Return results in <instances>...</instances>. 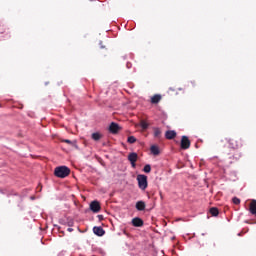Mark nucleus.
<instances>
[{
  "mask_svg": "<svg viewBox=\"0 0 256 256\" xmlns=\"http://www.w3.org/2000/svg\"><path fill=\"white\" fill-rule=\"evenodd\" d=\"M71 170L67 168V166H59L54 170V175L59 177L60 179H65V177H69Z\"/></svg>",
  "mask_w": 256,
  "mask_h": 256,
  "instance_id": "1",
  "label": "nucleus"
},
{
  "mask_svg": "<svg viewBox=\"0 0 256 256\" xmlns=\"http://www.w3.org/2000/svg\"><path fill=\"white\" fill-rule=\"evenodd\" d=\"M250 213H252V215H256V200H252L250 203Z\"/></svg>",
  "mask_w": 256,
  "mask_h": 256,
  "instance_id": "13",
  "label": "nucleus"
},
{
  "mask_svg": "<svg viewBox=\"0 0 256 256\" xmlns=\"http://www.w3.org/2000/svg\"><path fill=\"white\" fill-rule=\"evenodd\" d=\"M232 201H233L234 205H239V203H241V200L239 198H237V197H234L232 199Z\"/></svg>",
  "mask_w": 256,
  "mask_h": 256,
  "instance_id": "20",
  "label": "nucleus"
},
{
  "mask_svg": "<svg viewBox=\"0 0 256 256\" xmlns=\"http://www.w3.org/2000/svg\"><path fill=\"white\" fill-rule=\"evenodd\" d=\"M210 214H211L212 217H217V215H219V209L211 208L210 209Z\"/></svg>",
  "mask_w": 256,
  "mask_h": 256,
  "instance_id": "15",
  "label": "nucleus"
},
{
  "mask_svg": "<svg viewBox=\"0 0 256 256\" xmlns=\"http://www.w3.org/2000/svg\"><path fill=\"white\" fill-rule=\"evenodd\" d=\"M90 209L93 213H99L101 211V204L98 201H92L90 203Z\"/></svg>",
  "mask_w": 256,
  "mask_h": 256,
  "instance_id": "3",
  "label": "nucleus"
},
{
  "mask_svg": "<svg viewBox=\"0 0 256 256\" xmlns=\"http://www.w3.org/2000/svg\"><path fill=\"white\" fill-rule=\"evenodd\" d=\"M159 101H161V95L156 94L151 97V103L157 104V103H159Z\"/></svg>",
  "mask_w": 256,
  "mask_h": 256,
  "instance_id": "14",
  "label": "nucleus"
},
{
  "mask_svg": "<svg viewBox=\"0 0 256 256\" xmlns=\"http://www.w3.org/2000/svg\"><path fill=\"white\" fill-rule=\"evenodd\" d=\"M136 209H137L138 211H145V202H143V201H138V202L136 203Z\"/></svg>",
  "mask_w": 256,
  "mask_h": 256,
  "instance_id": "12",
  "label": "nucleus"
},
{
  "mask_svg": "<svg viewBox=\"0 0 256 256\" xmlns=\"http://www.w3.org/2000/svg\"><path fill=\"white\" fill-rule=\"evenodd\" d=\"M150 151H151L152 155H159V153H161V151L159 150V146H157V145H152L150 147Z\"/></svg>",
  "mask_w": 256,
  "mask_h": 256,
  "instance_id": "9",
  "label": "nucleus"
},
{
  "mask_svg": "<svg viewBox=\"0 0 256 256\" xmlns=\"http://www.w3.org/2000/svg\"><path fill=\"white\" fill-rule=\"evenodd\" d=\"M132 225L134 227H143V220L141 218L136 217L132 219Z\"/></svg>",
  "mask_w": 256,
  "mask_h": 256,
  "instance_id": "7",
  "label": "nucleus"
},
{
  "mask_svg": "<svg viewBox=\"0 0 256 256\" xmlns=\"http://www.w3.org/2000/svg\"><path fill=\"white\" fill-rule=\"evenodd\" d=\"M165 137L166 139H175V137H177V132L169 130L165 133Z\"/></svg>",
  "mask_w": 256,
  "mask_h": 256,
  "instance_id": "8",
  "label": "nucleus"
},
{
  "mask_svg": "<svg viewBox=\"0 0 256 256\" xmlns=\"http://www.w3.org/2000/svg\"><path fill=\"white\" fill-rule=\"evenodd\" d=\"M109 131L110 133H113L114 135L119 133V131H121V126H119V124L112 122L109 126Z\"/></svg>",
  "mask_w": 256,
  "mask_h": 256,
  "instance_id": "4",
  "label": "nucleus"
},
{
  "mask_svg": "<svg viewBox=\"0 0 256 256\" xmlns=\"http://www.w3.org/2000/svg\"><path fill=\"white\" fill-rule=\"evenodd\" d=\"M143 171L144 173H151V165H145Z\"/></svg>",
  "mask_w": 256,
  "mask_h": 256,
  "instance_id": "18",
  "label": "nucleus"
},
{
  "mask_svg": "<svg viewBox=\"0 0 256 256\" xmlns=\"http://www.w3.org/2000/svg\"><path fill=\"white\" fill-rule=\"evenodd\" d=\"M132 167H135V162L134 163H131Z\"/></svg>",
  "mask_w": 256,
  "mask_h": 256,
  "instance_id": "22",
  "label": "nucleus"
},
{
  "mask_svg": "<svg viewBox=\"0 0 256 256\" xmlns=\"http://www.w3.org/2000/svg\"><path fill=\"white\" fill-rule=\"evenodd\" d=\"M101 133H99V132H96V133H93L92 134V139L94 140V141H99V139H101Z\"/></svg>",
  "mask_w": 256,
  "mask_h": 256,
  "instance_id": "16",
  "label": "nucleus"
},
{
  "mask_svg": "<svg viewBox=\"0 0 256 256\" xmlns=\"http://www.w3.org/2000/svg\"><path fill=\"white\" fill-rule=\"evenodd\" d=\"M136 141L137 139L135 138V136L128 137V143H135Z\"/></svg>",
  "mask_w": 256,
  "mask_h": 256,
  "instance_id": "19",
  "label": "nucleus"
},
{
  "mask_svg": "<svg viewBox=\"0 0 256 256\" xmlns=\"http://www.w3.org/2000/svg\"><path fill=\"white\" fill-rule=\"evenodd\" d=\"M189 147H191V141H189V138H187V136H183L181 139V148L189 149Z\"/></svg>",
  "mask_w": 256,
  "mask_h": 256,
  "instance_id": "5",
  "label": "nucleus"
},
{
  "mask_svg": "<svg viewBox=\"0 0 256 256\" xmlns=\"http://www.w3.org/2000/svg\"><path fill=\"white\" fill-rule=\"evenodd\" d=\"M63 143H68V145H73V142H71V140H62Z\"/></svg>",
  "mask_w": 256,
  "mask_h": 256,
  "instance_id": "21",
  "label": "nucleus"
},
{
  "mask_svg": "<svg viewBox=\"0 0 256 256\" xmlns=\"http://www.w3.org/2000/svg\"><path fill=\"white\" fill-rule=\"evenodd\" d=\"M137 153H130L128 155V161H130V163H137Z\"/></svg>",
  "mask_w": 256,
  "mask_h": 256,
  "instance_id": "10",
  "label": "nucleus"
},
{
  "mask_svg": "<svg viewBox=\"0 0 256 256\" xmlns=\"http://www.w3.org/2000/svg\"><path fill=\"white\" fill-rule=\"evenodd\" d=\"M140 127H142V129H148L149 128V123H147V121H145V120H142L141 122H140Z\"/></svg>",
  "mask_w": 256,
  "mask_h": 256,
  "instance_id": "17",
  "label": "nucleus"
},
{
  "mask_svg": "<svg viewBox=\"0 0 256 256\" xmlns=\"http://www.w3.org/2000/svg\"><path fill=\"white\" fill-rule=\"evenodd\" d=\"M153 133H154V137H156V139L161 138V133H162L161 128L154 127Z\"/></svg>",
  "mask_w": 256,
  "mask_h": 256,
  "instance_id": "11",
  "label": "nucleus"
},
{
  "mask_svg": "<svg viewBox=\"0 0 256 256\" xmlns=\"http://www.w3.org/2000/svg\"><path fill=\"white\" fill-rule=\"evenodd\" d=\"M137 181H138L139 189H141L142 191H145V189H147L148 187L147 176L143 174H139L137 176Z\"/></svg>",
  "mask_w": 256,
  "mask_h": 256,
  "instance_id": "2",
  "label": "nucleus"
},
{
  "mask_svg": "<svg viewBox=\"0 0 256 256\" xmlns=\"http://www.w3.org/2000/svg\"><path fill=\"white\" fill-rule=\"evenodd\" d=\"M93 232L95 235H98V237H103L105 235V230L101 227H94Z\"/></svg>",
  "mask_w": 256,
  "mask_h": 256,
  "instance_id": "6",
  "label": "nucleus"
}]
</instances>
